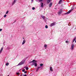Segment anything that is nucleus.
Here are the masks:
<instances>
[{
  "mask_svg": "<svg viewBox=\"0 0 76 76\" xmlns=\"http://www.w3.org/2000/svg\"><path fill=\"white\" fill-rule=\"evenodd\" d=\"M25 42H26V40H23V42L22 43V45H23V44H24Z\"/></svg>",
  "mask_w": 76,
  "mask_h": 76,
  "instance_id": "f8f14e48",
  "label": "nucleus"
},
{
  "mask_svg": "<svg viewBox=\"0 0 76 76\" xmlns=\"http://www.w3.org/2000/svg\"><path fill=\"white\" fill-rule=\"evenodd\" d=\"M52 4H53V3L52 2H50V4L49 5V7H51V6H52Z\"/></svg>",
  "mask_w": 76,
  "mask_h": 76,
  "instance_id": "6e6552de",
  "label": "nucleus"
},
{
  "mask_svg": "<svg viewBox=\"0 0 76 76\" xmlns=\"http://www.w3.org/2000/svg\"><path fill=\"white\" fill-rule=\"evenodd\" d=\"M76 37H75L74 38V39H73V41H75V40H76Z\"/></svg>",
  "mask_w": 76,
  "mask_h": 76,
  "instance_id": "6ab92c4d",
  "label": "nucleus"
},
{
  "mask_svg": "<svg viewBox=\"0 0 76 76\" xmlns=\"http://www.w3.org/2000/svg\"><path fill=\"white\" fill-rule=\"evenodd\" d=\"M73 47H74V45H73V44H72V45L71 46V48H72V50H73V49H74V48Z\"/></svg>",
  "mask_w": 76,
  "mask_h": 76,
  "instance_id": "423d86ee",
  "label": "nucleus"
},
{
  "mask_svg": "<svg viewBox=\"0 0 76 76\" xmlns=\"http://www.w3.org/2000/svg\"><path fill=\"white\" fill-rule=\"evenodd\" d=\"M25 69H23V70L22 72H25Z\"/></svg>",
  "mask_w": 76,
  "mask_h": 76,
  "instance_id": "a878e982",
  "label": "nucleus"
},
{
  "mask_svg": "<svg viewBox=\"0 0 76 76\" xmlns=\"http://www.w3.org/2000/svg\"><path fill=\"white\" fill-rule=\"evenodd\" d=\"M48 26H47V25L45 26V28H48Z\"/></svg>",
  "mask_w": 76,
  "mask_h": 76,
  "instance_id": "aec40b11",
  "label": "nucleus"
},
{
  "mask_svg": "<svg viewBox=\"0 0 76 76\" xmlns=\"http://www.w3.org/2000/svg\"><path fill=\"white\" fill-rule=\"evenodd\" d=\"M41 4V7H44V3L42 2Z\"/></svg>",
  "mask_w": 76,
  "mask_h": 76,
  "instance_id": "9b49d317",
  "label": "nucleus"
},
{
  "mask_svg": "<svg viewBox=\"0 0 76 76\" xmlns=\"http://www.w3.org/2000/svg\"><path fill=\"white\" fill-rule=\"evenodd\" d=\"M15 2H13V3L12 4V5H13V4H15Z\"/></svg>",
  "mask_w": 76,
  "mask_h": 76,
  "instance_id": "7c9ffc66",
  "label": "nucleus"
},
{
  "mask_svg": "<svg viewBox=\"0 0 76 76\" xmlns=\"http://www.w3.org/2000/svg\"><path fill=\"white\" fill-rule=\"evenodd\" d=\"M24 76H27V75H26L25 74L24 75Z\"/></svg>",
  "mask_w": 76,
  "mask_h": 76,
  "instance_id": "473e14b6",
  "label": "nucleus"
},
{
  "mask_svg": "<svg viewBox=\"0 0 76 76\" xmlns=\"http://www.w3.org/2000/svg\"><path fill=\"white\" fill-rule=\"evenodd\" d=\"M50 70L51 72H53V69L52 68V67H50Z\"/></svg>",
  "mask_w": 76,
  "mask_h": 76,
  "instance_id": "4468645a",
  "label": "nucleus"
},
{
  "mask_svg": "<svg viewBox=\"0 0 76 76\" xmlns=\"http://www.w3.org/2000/svg\"><path fill=\"white\" fill-rule=\"evenodd\" d=\"M74 41H73H73H72V42H74Z\"/></svg>",
  "mask_w": 76,
  "mask_h": 76,
  "instance_id": "c9c22d12",
  "label": "nucleus"
},
{
  "mask_svg": "<svg viewBox=\"0 0 76 76\" xmlns=\"http://www.w3.org/2000/svg\"><path fill=\"white\" fill-rule=\"evenodd\" d=\"M31 63H32L31 66H34V65L35 67L37 66V61L35 60H33L31 62Z\"/></svg>",
  "mask_w": 76,
  "mask_h": 76,
  "instance_id": "f257e3e1",
  "label": "nucleus"
},
{
  "mask_svg": "<svg viewBox=\"0 0 76 76\" xmlns=\"http://www.w3.org/2000/svg\"><path fill=\"white\" fill-rule=\"evenodd\" d=\"M19 74H20V73H19V72L17 73V75H18V76H19Z\"/></svg>",
  "mask_w": 76,
  "mask_h": 76,
  "instance_id": "f3484780",
  "label": "nucleus"
},
{
  "mask_svg": "<svg viewBox=\"0 0 76 76\" xmlns=\"http://www.w3.org/2000/svg\"><path fill=\"white\" fill-rule=\"evenodd\" d=\"M7 76H9V75H8Z\"/></svg>",
  "mask_w": 76,
  "mask_h": 76,
  "instance_id": "58836bf2",
  "label": "nucleus"
},
{
  "mask_svg": "<svg viewBox=\"0 0 76 76\" xmlns=\"http://www.w3.org/2000/svg\"><path fill=\"white\" fill-rule=\"evenodd\" d=\"M39 2H41L43 0H39Z\"/></svg>",
  "mask_w": 76,
  "mask_h": 76,
  "instance_id": "bb28decb",
  "label": "nucleus"
},
{
  "mask_svg": "<svg viewBox=\"0 0 76 76\" xmlns=\"http://www.w3.org/2000/svg\"><path fill=\"white\" fill-rule=\"evenodd\" d=\"M55 9H57V8H55Z\"/></svg>",
  "mask_w": 76,
  "mask_h": 76,
  "instance_id": "f704fd0d",
  "label": "nucleus"
},
{
  "mask_svg": "<svg viewBox=\"0 0 76 76\" xmlns=\"http://www.w3.org/2000/svg\"><path fill=\"white\" fill-rule=\"evenodd\" d=\"M74 9L72 8L71 10H69L68 12H66L65 13V15H68V14H69L71 12V11H72Z\"/></svg>",
  "mask_w": 76,
  "mask_h": 76,
  "instance_id": "20e7f679",
  "label": "nucleus"
},
{
  "mask_svg": "<svg viewBox=\"0 0 76 76\" xmlns=\"http://www.w3.org/2000/svg\"><path fill=\"white\" fill-rule=\"evenodd\" d=\"M3 48H2L0 50V53H1L2 52V51H3Z\"/></svg>",
  "mask_w": 76,
  "mask_h": 76,
  "instance_id": "9d476101",
  "label": "nucleus"
},
{
  "mask_svg": "<svg viewBox=\"0 0 76 76\" xmlns=\"http://www.w3.org/2000/svg\"><path fill=\"white\" fill-rule=\"evenodd\" d=\"M51 0H48L47 2V4H48V3H50Z\"/></svg>",
  "mask_w": 76,
  "mask_h": 76,
  "instance_id": "0eeeda50",
  "label": "nucleus"
},
{
  "mask_svg": "<svg viewBox=\"0 0 76 76\" xmlns=\"http://www.w3.org/2000/svg\"><path fill=\"white\" fill-rule=\"evenodd\" d=\"M26 70H28L29 69V68H28V67H27L26 68Z\"/></svg>",
  "mask_w": 76,
  "mask_h": 76,
  "instance_id": "412c9836",
  "label": "nucleus"
},
{
  "mask_svg": "<svg viewBox=\"0 0 76 76\" xmlns=\"http://www.w3.org/2000/svg\"><path fill=\"white\" fill-rule=\"evenodd\" d=\"M56 25V23L55 22L51 24L50 25V26L52 27L54 26V25Z\"/></svg>",
  "mask_w": 76,
  "mask_h": 76,
  "instance_id": "39448f33",
  "label": "nucleus"
},
{
  "mask_svg": "<svg viewBox=\"0 0 76 76\" xmlns=\"http://www.w3.org/2000/svg\"><path fill=\"white\" fill-rule=\"evenodd\" d=\"M65 42L66 43H69V42H68L67 41H66Z\"/></svg>",
  "mask_w": 76,
  "mask_h": 76,
  "instance_id": "5701e85b",
  "label": "nucleus"
},
{
  "mask_svg": "<svg viewBox=\"0 0 76 76\" xmlns=\"http://www.w3.org/2000/svg\"><path fill=\"white\" fill-rule=\"evenodd\" d=\"M9 63H7L6 64V66H9Z\"/></svg>",
  "mask_w": 76,
  "mask_h": 76,
  "instance_id": "dca6fc26",
  "label": "nucleus"
},
{
  "mask_svg": "<svg viewBox=\"0 0 76 76\" xmlns=\"http://www.w3.org/2000/svg\"><path fill=\"white\" fill-rule=\"evenodd\" d=\"M13 2L14 3H16V0H14Z\"/></svg>",
  "mask_w": 76,
  "mask_h": 76,
  "instance_id": "c85d7f7f",
  "label": "nucleus"
},
{
  "mask_svg": "<svg viewBox=\"0 0 76 76\" xmlns=\"http://www.w3.org/2000/svg\"><path fill=\"white\" fill-rule=\"evenodd\" d=\"M43 64H40V65L41 66H43Z\"/></svg>",
  "mask_w": 76,
  "mask_h": 76,
  "instance_id": "4be33fe9",
  "label": "nucleus"
},
{
  "mask_svg": "<svg viewBox=\"0 0 76 76\" xmlns=\"http://www.w3.org/2000/svg\"><path fill=\"white\" fill-rule=\"evenodd\" d=\"M23 39H24V37H23Z\"/></svg>",
  "mask_w": 76,
  "mask_h": 76,
  "instance_id": "e433bc0d",
  "label": "nucleus"
},
{
  "mask_svg": "<svg viewBox=\"0 0 76 76\" xmlns=\"http://www.w3.org/2000/svg\"><path fill=\"white\" fill-rule=\"evenodd\" d=\"M62 0H60L58 3V4H61V2H62Z\"/></svg>",
  "mask_w": 76,
  "mask_h": 76,
  "instance_id": "2eb2a0df",
  "label": "nucleus"
},
{
  "mask_svg": "<svg viewBox=\"0 0 76 76\" xmlns=\"http://www.w3.org/2000/svg\"><path fill=\"white\" fill-rule=\"evenodd\" d=\"M40 68H41V66H39L37 68V69L36 70V72H38V70H39V69H40Z\"/></svg>",
  "mask_w": 76,
  "mask_h": 76,
  "instance_id": "1a4fd4ad",
  "label": "nucleus"
},
{
  "mask_svg": "<svg viewBox=\"0 0 76 76\" xmlns=\"http://www.w3.org/2000/svg\"><path fill=\"white\" fill-rule=\"evenodd\" d=\"M75 42L76 43V40H75Z\"/></svg>",
  "mask_w": 76,
  "mask_h": 76,
  "instance_id": "4c0bfd02",
  "label": "nucleus"
},
{
  "mask_svg": "<svg viewBox=\"0 0 76 76\" xmlns=\"http://www.w3.org/2000/svg\"><path fill=\"white\" fill-rule=\"evenodd\" d=\"M47 45H44V47H45V48H47Z\"/></svg>",
  "mask_w": 76,
  "mask_h": 76,
  "instance_id": "a211bd4d",
  "label": "nucleus"
},
{
  "mask_svg": "<svg viewBox=\"0 0 76 76\" xmlns=\"http://www.w3.org/2000/svg\"><path fill=\"white\" fill-rule=\"evenodd\" d=\"M2 31V29H0V31Z\"/></svg>",
  "mask_w": 76,
  "mask_h": 76,
  "instance_id": "2f4dec72",
  "label": "nucleus"
},
{
  "mask_svg": "<svg viewBox=\"0 0 76 76\" xmlns=\"http://www.w3.org/2000/svg\"><path fill=\"white\" fill-rule=\"evenodd\" d=\"M63 12V10L62 9H61L57 13L58 15H61V13H62V12Z\"/></svg>",
  "mask_w": 76,
  "mask_h": 76,
  "instance_id": "7ed1b4c3",
  "label": "nucleus"
},
{
  "mask_svg": "<svg viewBox=\"0 0 76 76\" xmlns=\"http://www.w3.org/2000/svg\"><path fill=\"white\" fill-rule=\"evenodd\" d=\"M41 17L42 18H43L44 20V19H45V16H43L42 15V16H41Z\"/></svg>",
  "mask_w": 76,
  "mask_h": 76,
  "instance_id": "ddd939ff",
  "label": "nucleus"
},
{
  "mask_svg": "<svg viewBox=\"0 0 76 76\" xmlns=\"http://www.w3.org/2000/svg\"><path fill=\"white\" fill-rule=\"evenodd\" d=\"M9 13V11H7L6 12V14H7V13Z\"/></svg>",
  "mask_w": 76,
  "mask_h": 76,
  "instance_id": "393cba45",
  "label": "nucleus"
},
{
  "mask_svg": "<svg viewBox=\"0 0 76 76\" xmlns=\"http://www.w3.org/2000/svg\"><path fill=\"white\" fill-rule=\"evenodd\" d=\"M25 62V59H23L18 64V66H20V65L23 64Z\"/></svg>",
  "mask_w": 76,
  "mask_h": 76,
  "instance_id": "f03ea898",
  "label": "nucleus"
},
{
  "mask_svg": "<svg viewBox=\"0 0 76 76\" xmlns=\"http://www.w3.org/2000/svg\"><path fill=\"white\" fill-rule=\"evenodd\" d=\"M26 73H27V71H26V72L25 71V72H24V73H25V74H26Z\"/></svg>",
  "mask_w": 76,
  "mask_h": 76,
  "instance_id": "c756f323",
  "label": "nucleus"
},
{
  "mask_svg": "<svg viewBox=\"0 0 76 76\" xmlns=\"http://www.w3.org/2000/svg\"><path fill=\"white\" fill-rule=\"evenodd\" d=\"M35 7H33L32 8V10H35Z\"/></svg>",
  "mask_w": 76,
  "mask_h": 76,
  "instance_id": "b1692460",
  "label": "nucleus"
},
{
  "mask_svg": "<svg viewBox=\"0 0 76 76\" xmlns=\"http://www.w3.org/2000/svg\"><path fill=\"white\" fill-rule=\"evenodd\" d=\"M34 1V0H31V1L32 2Z\"/></svg>",
  "mask_w": 76,
  "mask_h": 76,
  "instance_id": "72a5a7b5",
  "label": "nucleus"
},
{
  "mask_svg": "<svg viewBox=\"0 0 76 76\" xmlns=\"http://www.w3.org/2000/svg\"><path fill=\"white\" fill-rule=\"evenodd\" d=\"M7 16V15H4V18H6Z\"/></svg>",
  "mask_w": 76,
  "mask_h": 76,
  "instance_id": "cd10ccee",
  "label": "nucleus"
}]
</instances>
